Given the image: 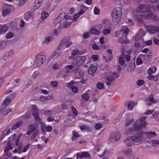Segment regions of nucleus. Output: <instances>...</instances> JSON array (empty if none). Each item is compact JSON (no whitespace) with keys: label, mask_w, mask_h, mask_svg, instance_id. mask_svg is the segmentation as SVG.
Instances as JSON below:
<instances>
[{"label":"nucleus","mask_w":159,"mask_h":159,"mask_svg":"<svg viewBox=\"0 0 159 159\" xmlns=\"http://www.w3.org/2000/svg\"><path fill=\"white\" fill-rule=\"evenodd\" d=\"M35 121L37 124H30L28 125V129L26 132V134L27 135H30L32 133H33L31 136L30 139H34V138L39 133V130L38 129V124H40L41 129H43L45 124L43 122V121L39 117V116L34 117Z\"/></svg>","instance_id":"obj_1"},{"label":"nucleus","mask_w":159,"mask_h":159,"mask_svg":"<svg viewBox=\"0 0 159 159\" xmlns=\"http://www.w3.org/2000/svg\"><path fill=\"white\" fill-rule=\"evenodd\" d=\"M16 134H14L12 136H11L9 138L8 140L7 145L5 147L4 149V152L8 151L9 150L12 149V142H15L16 145L18 146L19 141L22 136L21 134H19L16 137Z\"/></svg>","instance_id":"obj_2"},{"label":"nucleus","mask_w":159,"mask_h":159,"mask_svg":"<svg viewBox=\"0 0 159 159\" xmlns=\"http://www.w3.org/2000/svg\"><path fill=\"white\" fill-rule=\"evenodd\" d=\"M122 13V10L120 7H116L113 9L111 16L112 20L114 23H117L120 20Z\"/></svg>","instance_id":"obj_3"},{"label":"nucleus","mask_w":159,"mask_h":159,"mask_svg":"<svg viewBox=\"0 0 159 159\" xmlns=\"http://www.w3.org/2000/svg\"><path fill=\"white\" fill-rule=\"evenodd\" d=\"M133 145H137L143 143L145 139L142 131L138 132L133 136L130 137Z\"/></svg>","instance_id":"obj_4"},{"label":"nucleus","mask_w":159,"mask_h":159,"mask_svg":"<svg viewBox=\"0 0 159 159\" xmlns=\"http://www.w3.org/2000/svg\"><path fill=\"white\" fill-rule=\"evenodd\" d=\"M6 94L10 93V95L7 96L3 101L1 107L2 108L6 107L11 102L12 99L16 96V94L15 93H13L11 90H7L5 92Z\"/></svg>","instance_id":"obj_5"},{"label":"nucleus","mask_w":159,"mask_h":159,"mask_svg":"<svg viewBox=\"0 0 159 159\" xmlns=\"http://www.w3.org/2000/svg\"><path fill=\"white\" fill-rule=\"evenodd\" d=\"M46 57L45 53L40 52L38 54L36 57L35 63L37 66H41L46 61Z\"/></svg>","instance_id":"obj_6"},{"label":"nucleus","mask_w":159,"mask_h":159,"mask_svg":"<svg viewBox=\"0 0 159 159\" xmlns=\"http://www.w3.org/2000/svg\"><path fill=\"white\" fill-rule=\"evenodd\" d=\"M150 8L147 4H142L139 5L137 8V13L142 14L148 13L149 12Z\"/></svg>","instance_id":"obj_7"},{"label":"nucleus","mask_w":159,"mask_h":159,"mask_svg":"<svg viewBox=\"0 0 159 159\" xmlns=\"http://www.w3.org/2000/svg\"><path fill=\"white\" fill-rule=\"evenodd\" d=\"M86 57L84 56H80L76 59H74L72 62V64L74 66H79L81 65L85 61Z\"/></svg>","instance_id":"obj_8"},{"label":"nucleus","mask_w":159,"mask_h":159,"mask_svg":"<svg viewBox=\"0 0 159 159\" xmlns=\"http://www.w3.org/2000/svg\"><path fill=\"white\" fill-rule=\"evenodd\" d=\"M147 31L150 34H154L156 32H159V26L151 25L146 26Z\"/></svg>","instance_id":"obj_9"},{"label":"nucleus","mask_w":159,"mask_h":159,"mask_svg":"<svg viewBox=\"0 0 159 159\" xmlns=\"http://www.w3.org/2000/svg\"><path fill=\"white\" fill-rule=\"evenodd\" d=\"M138 121L134 122L132 127L129 128L127 131V134H133L135 131H138L139 129V125L137 123Z\"/></svg>","instance_id":"obj_10"},{"label":"nucleus","mask_w":159,"mask_h":159,"mask_svg":"<svg viewBox=\"0 0 159 159\" xmlns=\"http://www.w3.org/2000/svg\"><path fill=\"white\" fill-rule=\"evenodd\" d=\"M114 76L117 77L118 76L116 73H114L111 75L107 76L106 77L107 81L106 82V84L107 85H109L115 80Z\"/></svg>","instance_id":"obj_11"},{"label":"nucleus","mask_w":159,"mask_h":159,"mask_svg":"<svg viewBox=\"0 0 159 159\" xmlns=\"http://www.w3.org/2000/svg\"><path fill=\"white\" fill-rule=\"evenodd\" d=\"M142 132L143 135H145L146 136V139H151L157 136L156 133L154 132H145L143 131H142Z\"/></svg>","instance_id":"obj_12"},{"label":"nucleus","mask_w":159,"mask_h":159,"mask_svg":"<svg viewBox=\"0 0 159 159\" xmlns=\"http://www.w3.org/2000/svg\"><path fill=\"white\" fill-rule=\"evenodd\" d=\"M146 119V116L142 117L136 121H138L137 123L139 124V128L141 127L142 128H144L147 125V122L146 121H144Z\"/></svg>","instance_id":"obj_13"},{"label":"nucleus","mask_w":159,"mask_h":159,"mask_svg":"<svg viewBox=\"0 0 159 159\" xmlns=\"http://www.w3.org/2000/svg\"><path fill=\"white\" fill-rule=\"evenodd\" d=\"M145 102L148 105H150L153 103L155 104L156 103V102L152 96L147 97L145 100Z\"/></svg>","instance_id":"obj_14"},{"label":"nucleus","mask_w":159,"mask_h":159,"mask_svg":"<svg viewBox=\"0 0 159 159\" xmlns=\"http://www.w3.org/2000/svg\"><path fill=\"white\" fill-rule=\"evenodd\" d=\"M97 151L98 152L100 151L102 153L99 154V155L101 157H103L105 154L106 151V149L105 147L103 145H100L97 148Z\"/></svg>","instance_id":"obj_15"},{"label":"nucleus","mask_w":159,"mask_h":159,"mask_svg":"<svg viewBox=\"0 0 159 159\" xmlns=\"http://www.w3.org/2000/svg\"><path fill=\"white\" fill-rule=\"evenodd\" d=\"M134 16L136 18V21L138 22H142L143 21V19L144 16L143 14H140L139 13H137L136 12V14L134 15Z\"/></svg>","instance_id":"obj_16"},{"label":"nucleus","mask_w":159,"mask_h":159,"mask_svg":"<svg viewBox=\"0 0 159 159\" xmlns=\"http://www.w3.org/2000/svg\"><path fill=\"white\" fill-rule=\"evenodd\" d=\"M77 158L79 157V158H81L82 157L89 158L90 157V155L87 152H82L80 154L79 153H77Z\"/></svg>","instance_id":"obj_17"},{"label":"nucleus","mask_w":159,"mask_h":159,"mask_svg":"<svg viewBox=\"0 0 159 159\" xmlns=\"http://www.w3.org/2000/svg\"><path fill=\"white\" fill-rule=\"evenodd\" d=\"M144 17L148 19H153V18L154 20H156L157 19V17L155 15L149 12L145 14L144 15Z\"/></svg>","instance_id":"obj_18"},{"label":"nucleus","mask_w":159,"mask_h":159,"mask_svg":"<svg viewBox=\"0 0 159 159\" xmlns=\"http://www.w3.org/2000/svg\"><path fill=\"white\" fill-rule=\"evenodd\" d=\"M32 113L34 117L39 116V113L37 108L35 105H32Z\"/></svg>","instance_id":"obj_19"},{"label":"nucleus","mask_w":159,"mask_h":159,"mask_svg":"<svg viewBox=\"0 0 159 159\" xmlns=\"http://www.w3.org/2000/svg\"><path fill=\"white\" fill-rule=\"evenodd\" d=\"M13 55V52L12 50H10L8 52H6L4 55L3 59L6 60L7 58L11 57Z\"/></svg>","instance_id":"obj_20"},{"label":"nucleus","mask_w":159,"mask_h":159,"mask_svg":"<svg viewBox=\"0 0 159 159\" xmlns=\"http://www.w3.org/2000/svg\"><path fill=\"white\" fill-rule=\"evenodd\" d=\"M135 65L134 61H131L128 66L127 70L129 72H131L135 69Z\"/></svg>","instance_id":"obj_21"},{"label":"nucleus","mask_w":159,"mask_h":159,"mask_svg":"<svg viewBox=\"0 0 159 159\" xmlns=\"http://www.w3.org/2000/svg\"><path fill=\"white\" fill-rule=\"evenodd\" d=\"M43 0H35L34 3V8L35 10L38 9L40 7Z\"/></svg>","instance_id":"obj_22"},{"label":"nucleus","mask_w":159,"mask_h":159,"mask_svg":"<svg viewBox=\"0 0 159 159\" xmlns=\"http://www.w3.org/2000/svg\"><path fill=\"white\" fill-rule=\"evenodd\" d=\"M90 97V95L87 92L83 94L81 97L83 99L85 102H88Z\"/></svg>","instance_id":"obj_23"},{"label":"nucleus","mask_w":159,"mask_h":159,"mask_svg":"<svg viewBox=\"0 0 159 159\" xmlns=\"http://www.w3.org/2000/svg\"><path fill=\"white\" fill-rule=\"evenodd\" d=\"M97 69V67L96 66H91L89 69L88 71L89 74L90 75L92 74L93 73L95 72Z\"/></svg>","instance_id":"obj_24"},{"label":"nucleus","mask_w":159,"mask_h":159,"mask_svg":"<svg viewBox=\"0 0 159 159\" xmlns=\"http://www.w3.org/2000/svg\"><path fill=\"white\" fill-rule=\"evenodd\" d=\"M131 139L130 137L125 139L123 141L124 143L128 146H130L132 144V140Z\"/></svg>","instance_id":"obj_25"},{"label":"nucleus","mask_w":159,"mask_h":159,"mask_svg":"<svg viewBox=\"0 0 159 159\" xmlns=\"http://www.w3.org/2000/svg\"><path fill=\"white\" fill-rule=\"evenodd\" d=\"M114 137L115 139V140L116 141H118L120 138V135L119 133H116L114 134H111V135L110 139H111L112 138V139H113V137Z\"/></svg>","instance_id":"obj_26"},{"label":"nucleus","mask_w":159,"mask_h":159,"mask_svg":"<svg viewBox=\"0 0 159 159\" xmlns=\"http://www.w3.org/2000/svg\"><path fill=\"white\" fill-rule=\"evenodd\" d=\"M123 153L125 155H130L132 153V149L130 148L128 149H124L122 150Z\"/></svg>","instance_id":"obj_27"},{"label":"nucleus","mask_w":159,"mask_h":159,"mask_svg":"<svg viewBox=\"0 0 159 159\" xmlns=\"http://www.w3.org/2000/svg\"><path fill=\"white\" fill-rule=\"evenodd\" d=\"M158 75H155L154 76L149 75L147 76V78L150 80H153L154 81H157L158 79Z\"/></svg>","instance_id":"obj_28"},{"label":"nucleus","mask_w":159,"mask_h":159,"mask_svg":"<svg viewBox=\"0 0 159 159\" xmlns=\"http://www.w3.org/2000/svg\"><path fill=\"white\" fill-rule=\"evenodd\" d=\"M89 33L90 34L96 35L100 33L99 31L95 28H91L89 31Z\"/></svg>","instance_id":"obj_29"},{"label":"nucleus","mask_w":159,"mask_h":159,"mask_svg":"<svg viewBox=\"0 0 159 159\" xmlns=\"http://www.w3.org/2000/svg\"><path fill=\"white\" fill-rule=\"evenodd\" d=\"M10 133V131L9 129L5 130L3 131L2 136L0 138V141L2 140L4 137L6 135Z\"/></svg>","instance_id":"obj_30"},{"label":"nucleus","mask_w":159,"mask_h":159,"mask_svg":"<svg viewBox=\"0 0 159 159\" xmlns=\"http://www.w3.org/2000/svg\"><path fill=\"white\" fill-rule=\"evenodd\" d=\"M23 122L22 121H19L13 126L11 129L13 130L19 128L22 124Z\"/></svg>","instance_id":"obj_31"},{"label":"nucleus","mask_w":159,"mask_h":159,"mask_svg":"<svg viewBox=\"0 0 159 159\" xmlns=\"http://www.w3.org/2000/svg\"><path fill=\"white\" fill-rule=\"evenodd\" d=\"M134 102L133 101H131L128 103V108L132 110L134 106Z\"/></svg>","instance_id":"obj_32"},{"label":"nucleus","mask_w":159,"mask_h":159,"mask_svg":"<svg viewBox=\"0 0 159 159\" xmlns=\"http://www.w3.org/2000/svg\"><path fill=\"white\" fill-rule=\"evenodd\" d=\"M143 58L144 60L145 61V62H148L150 60L151 56L148 55V53L147 54L146 53L143 56Z\"/></svg>","instance_id":"obj_33"},{"label":"nucleus","mask_w":159,"mask_h":159,"mask_svg":"<svg viewBox=\"0 0 159 159\" xmlns=\"http://www.w3.org/2000/svg\"><path fill=\"white\" fill-rule=\"evenodd\" d=\"M48 16V13L45 11H43L41 13V18L43 20H44Z\"/></svg>","instance_id":"obj_34"},{"label":"nucleus","mask_w":159,"mask_h":159,"mask_svg":"<svg viewBox=\"0 0 159 159\" xmlns=\"http://www.w3.org/2000/svg\"><path fill=\"white\" fill-rule=\"evenodd\" d=\"M111 30V28L108 27L107 29H104L102 31V33L104 35H107L110 33Z\"/></svg>","instance_id":"obj_35"},{"label":"nucleus","mask_w":159,"mask_h":159,"mask_svg":"<svg viewBox=\"0 0 159 159\" xmlns=\"http://www.w3.org/2000/svg\"><path fill=\"white\" fill-rule=\"evenodd\" d=\"M8 29V27L6 26H3L1 27L0 26V34L5 33Z\"/></svg>","instance_id":"obj_36"},{"label":"nucleus","mask_w":159,"mask_h":159,"mask_svg":"<svg viewBox=\"0 0 159 159\" xmlns=\"http://www.w3.org/2000/svg\"><path fill=\"white\" fill-rule=\"evenodd\" d=\"M125 55L123 53H122L121 56L119 57V63L120 64L123 65L124 64V60L123 57H125Z\"/></svg>","instance_id":"obj_37"},{"label":"nucleus","mask_w":159,"mask_h":159,"mask_svg":"<svg viewBox=\"0 0 159 159\" xmlns=\"http://www.w3.org/2000/svg\"><path fill=\"white\" fill-rule=\"evenodd\" d=\"M52 39V38L51 36H48L45 39L44 43H48Z\"/></svg>","instance_id":"obj_38"},{"label":"nucleus","mask_w":159,"mask_h":159,"mask_svg":"<svg viewBox=\"0 0 159 159\" xmlns=\"http://www.w3.org/2000/svg\"><path fill=\"white\" fill-rule=\"evenodd\" d=\"M14 35V33L12 32H9L7 34L6 38L7 39H10L13 38Z\"/></svg>","instance_id":"obj_39"},{"label":"nucleus","mask_w":159,"mask_h":159,"mask_svg":"<svg viewBox=\"0 0 159 159\" xmlns=\"http://www.w3.org/2000/svg\"><path fill=\"white\" fill-rule=\"evenodd\" d=\"M151 143L153 146L159 145V139L152 140L151 141Z\"/></svg>","instance_id":"obj_40"},{"label":"nucleus","mask_w":159,"mask_h":159,"mask_svg":"<svg viewBox=\"0 0 159 159\" xmlns=\"http://www.w3.org/2000/svg\"><path fill=\"white\" fill-rule=\"evenodd\" d=\"M79 137V136L75 132H73V136L71 138V139L73 140H74Z\"/></svg>","instance_id":"obj_41"},{"label":"nucleus","mask_w":159,"mask_h":159,"mask_svg":"<svg viewBox=\"0 0 159 159\" xmlns=\"http://www.w3.org/2000/svg\"><path fill=\"white\" fill-rule=\"evenodd\" d=\"M10 12V9H7L3 10L2 11V15L3 16H6L7 15L9 14Z\"/></svg>","instance_id":"obj_42"},{"label":"nucleus","mask_w":159,"mask_h":159,"mask_svg":"<svg viewBox=\"0 0 159 159\" xmlns=\"http://www.w3.org/2000/svg\"><path fill=\"white\" fill-rule=\"evenodd\" d=\"M59 28L54 29L53 30V33L54 35H56V36H58L59 34Z\"/></svg>","instance_id":"obj_43"},{"label":"nucleus","mask_w":159,"mask_h":159,"mask_svg":"<svg viewBox=\"0 0 159 159\" xmlns=\"http://www.w3.org/2000/svg\"><path fill=\"white\" fill-rule=\"evenodd\" d=\"M134 121V119H132L131 120H126V123L125 124V126H129L130 124L132 123Z\"/></svg>","instance_id":"obj_44"},{"label":"nucleus","mask_w":159,"mask_h":159,"mask_svg":"<svg viewBox=\"0 0 159 159\" xmlns=\"http://www.w3.org/2000/svg\"><path fill=\"white\" fill-rule=\"evenodd\" d=\"M59 15L54 20V23L55 25L58 24V26L60 25V18H59Z\"/></svg>","instance_id":"obj_45"},{"label":"nucleus","mask_w":159,"mask_h":159,"mask_svg":"<svg viewBox=\"0 0 159 159\" xmlns=\"http://www.w3.org/2000/svg\"><path fill=\"white\" fill-rule=\"evenodd\" d=\"M71 22H65L63 24V28H67L71 24Z\"/></svg>","instance_id":"obj_46"},{"label":"nucleus","mask_w":159,"mask_h":159,"mask_svg":"<svg viewBox=\"0 0 159 159\" xmlns=\"http://www.w3.org/2000/svg\"><path fill=\"white\" fill-rule=\"evenodd\" d=\"M59 55V52L57 51L54 52L52 55V57L53 59H56L57 58Z\"/></svg>","instance_id":"obj_47"},{"label":"nucleus","mask_w":159,"mask_h":159,"mask_svg":"<svg viewBox=\"0 0 159 159\" xmlns=\"http://www.w3.org/2000/svg\"><path fill=\"white\" fill-rule=\"evenodd\" d=\"M44 114L50 116L52 115V111L50 110H47L44 111Z\"/></svg>","instance_id":"obj_48"},{"label":"nucleus","mask_w":159,"mask_h":159,"mask_svg":"<svg viewBox=\"0 0 159 159\" xmlns=\"http://www.w3.org/2000/svg\"><path fill=\"white\" fill-rule=\"evenodd\" d=\"M6 46V43L4 41H0V48H5Z\"/></svg>","instance_id":"obj_49"},{"label":"nucleus","mask_w":159,"mask_h":159,"mask_svg":"<svg viewBox=\"0 0 159 159\" xmlns=\"http://www.w3.org/2000/svg\"><path fill=\"white\" fill-rule=\"evenodd\" d=\"M57 82L55 81H52L50 82V85L52 87H56L57 85Z\"/></svg>","instance_id":"obj_50"},{"label":"nucleus","mask_w":159,"mask_h":159,"mask_svg":"<svg viewBox=\"0 0 159 159\" xmlns=\"http://www.w3.org/2000/svg\"><path fill=\"white\" fill-rule=\"evenodd\" d=\"M97 86L98 89H102L104 87L103 84L101 83H98L97 84Z\"/></svg>","instance_id":"obj_51"},{"label":"nucleus","mask_w":159,"mask_h":159,"mask_svg":"<svg viewBox=\"0 0 159 159\" xmlns=\"http://www.w3.org/2000/svg\"><path fill=\"white\" fill-rule=\"evenodd\" d=\"M100 10L97 7H95L94 9V13L95 14L98 15L99 14Z\"/></svg>","instance_id":"obj_52"},{"label":"nucleus","mask_w":159,"mask_h":159,"mask_svg":"<svg viewBox=\"0 0 159 159\" xmlns=\"http://www.w3.org/2000/svg\"><path fill=\"white\" fill-rule=\"evenodd\" d=\"M145 44L146 45L150 46L152 44V41L151 40H149L145 42Z\"/></svg>","instance_id":"obj_53"},{"label":"nucleus","mask_w":159,"mask_h":159,"mask_svg":"<svg viewBox=\"0 0 159 159\" xmlns=\"http://www.w3.org/2000/svg\"><path fill=\"white\" fill-rule=\"evenodd\" d=\"M71 110L73 111V114L75 116L77 115V112L76 110V109L74 106H72L71 107Z\"/></svg>","instance_id":"obj_54"},{"label":"nucleus","mask_w":159,"mask_h":159,"mask_svg":"<svg viewBox=\"0 0 159 159\" xmlns=\"http://www.w3.org/2000/svg\"><path fill=\"white\" fill-rule=\"evenodd\" d=\"M144 83V81L142 80H140L137 82V85L139 86H141Z\"/></svg>","instance_id":"obj_55"},{"label":"nucleus","mask_w":159,"mask_h":159,"mask_svg":"<svg viewBox=\"0 0 159 159\" xmlns=\"http://www.w3.org/2000/svg\"><path fill=\"white\" fill-rule=\"evenodd\" d=\"M92 47L93 49L94 50H98L99 48L98 46L95 43L92 44Z\"/></svg>","instance_id":"obj_56"},{"label":"nucleus","mask_w":159,"mask_h":159,"mask_svg":"<svg viewBox=\"0 0 159 159\" xmlns=\"http://www.w3.org/2000/svg\"><path fill=\"white\" fill-rule=\"evenodd\" d=\"M45 129L47 131L50 132L52 131V128L51 126L49 125L45 126Z\"/></svg>","instance_id":"obj_57"},{"label":"nucleus","mask_w":159,"mask_h":159,"mask_svg":"<svg viewBox=\"0 0 159 159\" xmlns=\"http://www.w3.org/2000/svg\"><path fill=\"white\" fill-rule=\"evenodd\" d=\"M122 38H123V37H121L120 38V39L118 40L119 42L120 43H127L128 42V40L126 39V40H122Z\"/></svg>","instance_id":"obj_58"},{"label":"nucleus","mask_w":159,"mask_h":159,"mask_svg":"<svg viewBox=\"0 0 159 159\" xmlns=\"http://www.w3.org/2000/svg\"><path fill=\"white\" fill-rule=\"evenodd\" d=\"M74 66L73 65H69L65 67V69L67 70H70L72 69L73 68V67Z\"/></svg>","instance_id":"obj_59"},{"label":"nucleus","mask_w":159,"mask_h":159,"mask_svg":"<svg viewBox=\"0 0 159 159\" xmlns=\"http://www.w3.org/2000/svg\"><path fill=\"white\" fill-rule=\"evenodd\" d=\"M30 146V144L29 143L26 145V146H25L24 147V148L23 149V152H26V151L27 149H28V148H29Z\"/></svg>","instance_id":"obj_60"},{"label":"nucleus","mask_w":159,"mask_h":159,"mask_svg":"<svg viewBox=\"0 0 159 159\" xmlns=\"http://www.w3.org/2000/svg\"><path fill=\"white\" fill-rule=\"evenodd\" d=\"M142 63V61L141 58H138L136 61V63L137 65H140Z\"/></svg>","instance_id":"obj_61"},{"label":"nucleus","mask_w":159,"mask_h":159,"mask_svg":"<svg viewBox=\"0 0 159 159\" xmlns=\"http://www.w3.org/2000/svg\"><path fill=\"white\" fill-rule=\"evenodd\" d=\"M153 39L155 44L157 45H159V40L157 39L154 38Z\"/></svg>","instance_id":"obj_62"},{"label":"nucleus","mask_w":159,"mask_h":159,"mask_svg":"<svg viewBox=\"0 0 159 159\" xmlns=\"http://www.w3.org/2000/svg\"><path fill=\"white\" fill-rule=\"evenodd\" d=\"M31 116V113H26L24 116V117L26 119H28L30 118Z\"/></svg>","instance_id":"obj_63"},{"label":"nucleus","mask_w":159,"mask_h":159,"mask_svg":"<svg viewBox=\"0 0 159 159\" xmlns=\"http://www.w3.org/2000/svg\"><path fill=\"white\" fill-rule=\"evenodd\" d=\"M72 91L74 93L77 92L78 91V88L75 86H73L71 87Z\"/></svg>","instance_id":"obj_64"}]
</instances>
